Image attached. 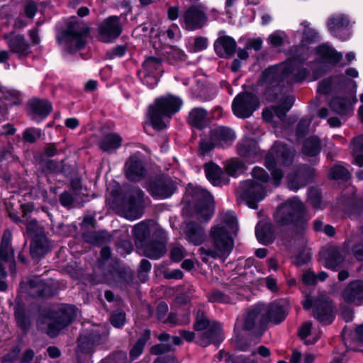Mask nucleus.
I'll list each match as a JSON object with an SVG mask.
<instances>
[{"label": "nucleus", "instance_id": "obj_64", "mask_svg": "<svg viewBox=\"0 0 363 363\" xmlns=\"http://www.w3.org/2000/svg\"><path fill=\"white\" fill-rule=\"evenodd\" d=\"M88 238V242L95 246H101L108 240V237L103 232L98 231L91 233Z\"/></svg>", "mask_w": 363, "mask_h": 363}, {"label": "nucleus", "instance_id": "obj_41", "mask_svg": "<svg viewBox=\"0 0 363 363\" xmlns=\"http://www.w3.org/2000/svg\"><path fill=\"white\" fill-rule=\"evenodd\" d=\"M156 228H161L157 225L154 219H146L138 223V242L143 244L150 239V235Z\"/></svg>", "mask_w": 363, "mask_h": 363}, {"label": "nucleus", "instance_id": "obj_38", "mask_svg": "<svg viewBox=\"0 0 363 363\" xmlns=\"http://www.w3.org/2000/svg\"><path fill=\"white\" fill-rule=\"evenodd\" d=\"M237 151L241 157L251 160L258 156L259 147L255 139L249 138L237 145Z\"/></svg>", "mask_w": 363, "mask_h": 363}, {"label": "nucleus", "instance_id": "obj_9", "mask_svg": "<svg viewBox=\"0 0 363 363\" xmlns=\"http://www.w3.org/2000/svg\"><path fill=\"white\" fill-rule=\"evenodd\" d=\"M259 106V97L255 93L248 91L238 93L231 105L233 113L241 119L250 118Z\"/></svg>", "mask_w": 363, "mask_h": 363}, {"label": "nucleus", "instance_id": "obj_13", "mask_svg": "<svg viewBox=\"0 0 363 363\" xmlns=\"http://www.w3.org/2000/svg\"><path fill=\"white\" fill-rule=\"evenodd\" d=\"M202 4H193L183 13L181 23L182 27L189 31L201 29L208 21V17L203 10Z\"/></svg>", "mask_w": 363, "mask_h": 363}, {"label": "nucleus", "instance_id": "obj_28", "mask_svg": "<svg viewBox=\"0 0 363 363\" xmlns=\"http://www.w3.org/2000/svg\"><path fill=\"white\" fill-rule=\"evenodd\" d=\"M184 233L189 243L194 246L202 245L206 239L204 228L196 221L187 222L184 228Z\"/></svg>", "mask_w": 363, "mask_h": 363}, {"label": "nucleus", "instance_id": "obj_1", "mask_svg": "<svg viewBox=\"0 0 363 363\" xmlns=\"http://www.w3.org/2000/svg\"><path fill=\"white\" fill-rule=\"evenodd\" d=\"M310 216L303 202L294 197L281 203L274 215L279 227L292 226L296 235H303L308 225Z\"/></svg>", "mask_w": 363, "mask_h": 363}, {"label": "nucleus", "instance_id": "obj_10", "mask_svg": "<svg viewBox=\"0 0 363 363\" xmlns=\"http://www.w3.org/2000/svg\"><path fill=\"white\" fill-rule=\"evenodd\" d=\"M288 308L289 301L286 299H279L270 303L259 320V335H263L269 322L274 324L282 323L287 317Z\"/></svg>", "mask_w": 363, "mask_h": 363}, {"label": "nucleus", "instance_id": "obj_50", "mask_svg": "<svg viewBox=\"0 0 363 363\" xmlns=\"http://www.w3.org/2000/svg\"><path fill=\"white\" fill-rule=\"evenodd\" d=\"M210 320L204 311L199 309L196 312L193 328L196 331H203L210 327Z\"/></svg>", "mask_w": 363, "mask_h": 363}, {"label": "nucleus", "instance_id": "obj_55", "mask_svg": "<svg viewBox=\"0 0 363 363\" xmlns=\"http://www.w3.org/2000/svg\"><path fill=\"white\" fill-rule=\"evenodd\" d=\"M174 350V345L169 343H159L152 345L150 349V354L160 357L161 355Z\"/></svg>", "mask_w": 363, "mask_h": 363}, {"label": "nucleus", "instance_id": "obj_63", "mask_svg": "<svg viewBox=\"0 0 363 363\" xmlns=\"http://www.w3.org/2000/svg\"><path fill=\"white\" fill-rule=\"evenodd\" d=\"M138 29H140L141 32L139 35H138V38L139 35H142L148 37L150 39H152L158 36V32L155 29L152 23H143L140 26H138Z\"/></svg>", "mask_w": 363, "mask_h": 363}, {"label": "nucleus", "instance_id": "obj_35", "mask_svg": "<svg viewBox=\"0 0 363 363\" xmlns=\"http://www.w3.org/2000/svg\"><path fill=\"white\" fill-rule=\"evenodd\" d=\"M122 138L116 133H108L103 135L98 143L99 149L104 152L112 154L121 147Z\"/></svg>", "mask_w": 363, "mask_h": 363}, {"label": "nucleus", "instance_id": "obj_59", "mask_svg": "<svg viewBox=\"0 0 363 363\" xmlns=\"http://www.w3.org/2000/svg\"><path fill=\"white\" fill-rule=\"evenodd\" d=\"M234 342L235 348L242 352L249 351L251 347V342L240 333L235 335Z\"/></svg>", "mask_w": 363, "mask_h": 363}, {"label": "nucleus", "instance_id": "obj_58", "mask_svg": "<svg viewBox=\"0 0 363 363\" xmlns=\"http://www.w3.org/2000/svg\"><path fill=\"white\" fill-rule=\"evenodd\" d=\"M162 59L158 57L150 56L143 62V68L147 72L158 69L162 65Z\"/></svg>", "mask_w": 363, "mask_h": 363}, {"label": "nucleus", "instance_id": "obj_8", "mask_svg": "<svg viewBox=\"0 0 363 363\" xmlns=\"http://www.w3.org/2000/svg\"><path fill=\"white\" fill-rule=\"evenodd\" d=\"M144 187L155 199H167L178 190L177 182L167 174H159L149 177Z\"/></svg>", "mask_w": 363, "mask_h": 363}, {"label": "nucleus", "instance_id": "obj_31", "mask_svg": "<svg viewBox=\"0 0 363 363\" xmlns=\"http://www.w3.org/2000/svg\"><path fill=\"white\" fill-rule=\"evenodd\" d=\"M345 303L352 304L363 301V280L355 279L350 281L342 292Z\"/></svg>", "mask_w": 363, "mask_h": 363}, {"label": "nucleus", "instance_id": "obj_44", "mask_svg": "<svg viewBox=\"0 0 363 363\" xmlns=\"http://www.w3.org/2000/svg\"><path fill=\"white\" fill-rule=\"evenodd\" d=\"M321 141L318 136L311 135L307 138L302 145V153L308 157H315L321 152Z\"/></svg>", "mask_w": 363, "mask_h": 363}, {"label": "nucleus", "instance_id": "obj_12", "mask_svg": "<svg viewBox=\"0 0 363 363\" xmlns=\"http://www.w3.org/2000/svg\"><path fill=\"white\" fill-rule=\"evenodd\" d=\"M241 199L252 209L258 208V203L267 196L266 187L257 182L248 179L240 183Z\"/></svg>", "mask_w": 363, "mask_h": 363}, {"label": "nucleus", "instance_id": "obj_40", "mask_svg": "<svg viewBox=\"0 0 363 363\" xmlns=\"http://www.w3.org/2000/svg\"><path fill=\"white\" fill-rule=\"evenodd\" d=\"M207 111L201 107L194 108L189 113L188 123L193 128L202 130L207 125Z\"/></svg>", "mask_w": 363, "mask_h": 363}, {"label": "nucleus", "instance_id": "obj_25", "mask_svg": "<svg viewBox=\"0 0 363 363\" xmlns=\"http://www.w3.org/2000/svg\"><path fill=\"white\" fill-rule=\"evenodd\" d=\"M213 48L218 57L230 59L237 52L238 44L232 36L225 35L214 41Z\"/></svg>", "mask_w": 363, "mask_h": 363}, {"label": "nucleus", "instance_id": "obj_60", "mask_svg": "<svg viewBox=\"0 0 363 363\" xmlns=\"http://www.w3.org/2000/svg\"><path fill=\"white\" fill-rule=\"evenodd\" d=\"M310 122L306 119L301 118L296 125L295 133L297 140L303 139L309 130Z\"/></svg>", "mask_w": 363, "mask_h": 363}, {"label": "nucleus", "instance_id": "obj_2", "mask_svg": "<svg viewBox=\"0 0 363 363\" xmlns=\"http://www.w3.org/2000/svg\"><path fill=\"white\" fill-rule=\"evenodd\" d=\"M89 33V28L82 26L76 17L72 16L66 22V28L57 32L55 38L66 52L73 55L85 48Z\"/></svg>", "mask_w": 363, "mask_h": 363}, {"label": "nucleus", "instance_id": "obj_33", "mask_svg": "<svg viewBox=\"0 0 363 363\" xmlns=\"http://www.w3.org/2000/svg\"><path fill=\"white\" fill-rule=\"evenodd\" d=\"M209 135L210 140L221 145H230L235 140V132L227 126H219L211 130Z\"/></svg>", "mask_w": 363, "mask_h": 363}, {"label": "nucleus", "instance_id": "obj_30", "mask_svg": "<svg viewBox=\"0 0 363 363\" xmlns=\"http://www.w3.org/2000/svg\"><path fill=\"white\" fill-rule=\"evenodd\" d=\"M48 239L44 233L35 234L30 243V255L33 259H40L49 252Z\"/></svg>", "mask_w": 363, "mask_h": 363}, {"label": "nucleus", "instance_id": "obj_34", "mask_svg": "<svg viewBox=\"0 0 363 363\" xmlns=\"http://www.w3.org/2000/svg\"><path fill=\"white\" fill-rule=\"evenodd\" d=\"M313 176V170L309 167L300 169L288 178V186L290 189L297 191L307 184Z\"/></svg>", "mask_w": 363, "mask_h": 363}, {"label": "nucleus", "instance_id": "obj_26", "mask_svg": "<svg viewBox=\"0 0 363 363\" xmlns=\"http://www.w3.org/2000/svg\"><path fill=\"white\" fill-rule=\"evenodd\" d=\"M315 53L318 56L316 62L337 66L342 59V54L327 43H322L315 48Z\"/></svg>", "mask_w": 363, "mask_h": 363}, {"label": "nucleus", "instance_id": "obj_18", "mask_svg": "<svg viewBox=\"0 0 363 363\" xmlns=\"http://www.w3.org/2000/svg\"><path fill=\"white\" fill-rule=\"evenodd\" d=\"M108 274L115 285L121 289H125L133 283L132 269L119 261L108 266Z\"/></svg>", "mask_w": 363, "mask_h": 363}, {"label": "nucleus", "instance_id": "obj_5", "mask_svg": "<svg viewBox=\"0 0 363 363\" xmlns=\"http://www.w3.org/2000/svg\"><path fill=\"white\" fill-rule=\"evenodd\" d=\"M78 308L72 304H63L57 310H48L42 317L48 319L46 334L51 338L59 335L60 331L72 324L77 316Z\"/></svg>", "mask_w": 363, "mask_h": 363}, {"label": "nucleus", "instance_id": "obj_22", "mask_svg": "<svg viewBox=\"0 0 363 363\" xmlns=\"http://www.w3.org/2000/svg\"><path fill=\"white\" fill-rule=\"evenodd\" d=\"M286 66L283 65H271L264 69L260 74L257 84L263 85L264 84H274L277 82H284L292 74L286 72Z\"/></svg>", "mask_w": 363, "mask_h": 363}, {"label": "nucleus", "instance_id": "obj_36", "mask_svg": "<svg viewBox=\"0 0 363 363\" xmlns=\"http://www.w3.org/2000/svg\"><path fill=\"white\" fill-rule=\"evenodd\" d=\"M353 104L354 103L351 102L349 96H335L331 98L328 103V106L333 112L342 116H347L348 113L352 111Z\"/></svg>", "mask_w": 363, "mask_h": 363}, {"label": "nucleus", "instance_id": "obj_61", "mask_svg": "<svg viewBox=\"0 0 363 363\" xmlns=\"http://www.w3.org/2000/svg\"><path fill=\"white\" fill-rule=\"evenodd\" d=\"M230 299L228 295L218 289L212 291L208 296V301L211 303H227Z\"/></svg>", "mask_w": 363, "mask_h": 363}, {"label": "nucleus", "instance_id": "obj_52", "mask_svg": "<svg viewBox=\"0 0 363 363\" xmlns=\"http://www.w3.org/2000/svg\"><path fill=\"white\" fill-rule=\"evenodd\" d=\"M320 40L318 33L312 28H306L302 33V38L300 43L308 46L311 44H313Z\"/></svg>", "mask_w": 363, "mask_h": 363}, {"label": "nucleus", "instance_id": "obj_20", "mask_svg": "<svg viewBox=\"0 0 363 363\" xmlns=\"http://www.w3.org/2000/svg\"><path fill=\"white\" fill-rule=\"evenodd\" d=\"M289 57L283 62L286 72L293 74L296 68L303 66L310 56V47L302 43L292 47L288 52Z\"/></svg>", "mask_w": 363, "mask_h": 363}, {"label": "nucleus", "instance_id": "obj_37", "mask_svg": "<svg viewBox=\"0 0 363 363\" xmlns=\"http://www.w3.org/2000/svg\"><path fill=\"white\" fill-rule=\"evenodd\" d=\"M271 150L274 154L278 162L285 167L291 165L294 160V154L287 144L277 141L272 147Z\"/></svg>", "mask_w": 363, "mask_h": 363}, {"label": "nucleus", "instance_id": "obj_49", "mask_svg": "<svg viewBox=\"0 0 363 363\" xmlns=\"http://www.w3.org/2000/svg\"><path fill=\"white\" fill-rule=\"evenodd\" d=\"M124 174L128 180L136 182V153L132 154L126 160Z\"/></svg>", "mask_w": 363, "mask_h": 363}, {"label": "nucleus", "instance_id": "obj_14", "mask_svg": "<svg viewBox=\"0 0 363 363\" xmlns=\"http://www.w3.org/2000/svg\"><path fill=\"white\" fill-rule=\"evenodd\" d=\"M210 236L214 248L218 250L220 258L226 259L234 247V240L224 226L216 225L211 228Z\"/></svg>", "mask_w": 363, "mask_h": 363}, {"label": "nucleus", "instance_id": "obj_21", "mask_svg": "<svg viewBox=\"0 0 363 363\" xmlns=\"http://www.w3.org/2000/svg\"><path fill=\"white\" fill-rule=\"evenodd\" d=\"M14 302L13 316L16 326L23 333H27L31 328L32 313L21 296H16Z\"/></svg>", "mask_w": 363, "mask_h": 363}, {"label": "nucleus", "instance_id": "obj_17", "mask_svg": "<svg viewBox=\"0 0 363 363\" xmlns=\"http://www.w3.org/2000/svg\"><path fill=\"white\" fill-rule=\"evenodd\" d=\"M102 342V335L99 330L93 327L85 328L80 332L77 338V348L81 353L88 354Z\"/></svg>", "mask_w": 363, "mask_h": 363}, {"label": "nucleus", "instance_id": "obj_27", "mask_svg": "<svg viewBox=\"0 0 363 363\" xmlns=\"http://www.w3.org/2000/svg\"><path fill=\"white\" fill-rule=\"evenodd\" d=\"M264 305L256 304L252 306L247 313L242 325V329L245 331H252L253 336L259 340L262 336L259 335V320L262 315Z\"/></svg>", "mask_w": 363, "mask_h": 363}, {"label": "nucleus", "instance_id": "obj_11", "mask_svg": "<svg viewBox=\"0 0 363 363\" xmlns=\"http://www.w3.org/2000/svg\"><path fill=\"white\" fill-rule=\"evenodd\" d=\"M168 238L167 232L162 228H156L151 238L140 244L144 255L151 259H159L167 253Z\"/></svg>", "mask_w": 363, "mask_h": 363}, {"label": "nucleus", "instance_id": "obj_29", "mask_svg": "<svg viewBox=\"0 0 363 363\" xmlns=\"http://www.w3.org/2000/svg\"><path fill=\"white\" fill-rule=\"evenodd\" d=\"M323 266L333 272H337L344 267L345 256L337 247L332 246L325 252Z\"/></svg>", "mask_w": 363, "mask_h": 363}, {"label": "nucleus", "instance_id": "obj_3", "mask_svg": "<svg viewBox=\"0 0 363 363\" xmlns=\"http://www.w3.org/2000/svg\"><path fill=\"white\" fill-rule=\"evenodd\" d=\"M111 206L116 213L125 218L136 220V186L124 184L121 186L115 182L110 192Z\"/></svg>", "mask_w": 363, "mask_h": 363}, {"label": "nucleus", "instance_id": "obj_54", "mask_svg": "<svg viewBox=\"0 0 363 363\" xmlns=\"http://www.w3.org/2000/svg\"><path fill=\"white\" fill-rule=\"evenodd\" d=\"M41 136V130L37 128H27L22 133V139L25 143L33 144Z\"/></svg>", "mask_w": 363, "mask_h": 363}, {"label": "nucleus", "instance_id": "obj_24", "mask_svg": "<svg viewBox=\"0 0 363 363\" xmlns=\"http://www.w3.org/2000/svg\"><path fill=\"white\" fill-rule=\"evenodd\" d=\"M223 339L220 323L214 321L210 327L199 335L196 343L202 347H206L210 345L218 347Z\"/></svg>", "mask_w": 363, "mask_h": 363}, {"label": "nucleus", "instance_id": "obj_15", "mask_svg": "<svg viewBox=\"0 0 363 363\" xmlns=\"http://www.w3.org/2000/svg\"><path fill=\"white\" fill-rule=\"evenodd\" d=\"M122 33L120 18L110 16L106 18L99 26L98 39L105 43H113Z\"/></svg>", "mask_w": 363, "mask_h": 363}, {"label": "nucleus", "instance_id": "obj_57", "mask_svg": "<svg viewBox=\"0 0 363 363\" xmlns=\"http://www.w3.org/2000/svg\"><path fill=\"white\" fill-rule=\"evenodd\" d=\"M151 263L146 259H143L138 268V279L141 282H145L148 277V273L151 270Z\"/></svg>", "mask_w": 363, "mask_h": 363}, {"label": "nucleus", "instance_id": "obj_23", "mask_svg": "<svg viewBox=\"0 0 363 363\" xmlns=\"http://www.w3.org/2000/svg\"><path fill=\"white\" fill-rule=\"evenodd\" d=\"M28 295L37 299H48L58 293L57 288L52 284H47L41 279H30L28 282Z\"/></svg>", "mask_w": 363, "mask_h": 363}, {"label": "nucleus", "instance_id": "obj_51", "mask_svg": "<svg viewBox=\"0 0 363 363\" xmlns=\"http://www.w3.org/2000/svg\"><path fill=\"white\" fill-rule=\"evenodd\" d=\"M244 168L245 164L242 161L238 159H232L225 165V170L229 176L236 177L238 172L243 171Z\"/></svg>", "mask_w": 363, "mask_h": 363}, {"label": "nucleus", "instance_id": "obj_39", "mask_svg": "<svg viewBox=\"0 0 363 363\" xmlns=\"http://www.w3.org/2000/svg\"><path fill=\"white\" fill-rule=\"evenodd\" d=\"M255 235L258 242L264 245H269L275 240L274 227L271 223H265L255 228Z\"/></svg>", "mask_w": 363, "mask_h": 363}, {"label": "nucleus", "instance_id": "obj_7", "mask_svg": "<svg viewBox=\"0 0 363 363\" xmlns=\"http://www.w3.org/2000/svg\"><path fill=\"white\" fill-rule=\"evenodd\" d=\"M357 84V82L342 74L329 76L318 84L317 93L328 95L332 91L336 94H347L352 99L353 102L357 101L356 97Z\"/></svg>", "mask_w": 363, "mask_h": 363}, {"label": "nucleus", "instance_id": "obj_43", "mask_svg": "<svg viewBox=\"0 0 363 363\" xmlns=\"http://www.w3.org/2000/svg\"><path fill=\"white\" fill-rule=\"evenodd\" d=\"M350 21L343 14L333 15L330 17L327 22L329 32L334 36L338 37V33L348 27Z\"/></svg>", "mask_w": 363, "mask_h": 363}, {"label": "nucleus", "instance_id": "obj_16", "mask_svg": "<svg viewBox=\"0 0 363 363\" xmlns=\"http://www.w3.org/2000/svg\"><path fill=\"white\" fill-rule=\"evenodd\" d=\"M334 310L333 302L330 298L318 296L315 298L313 316L323 325H331L335 319Z\"/></svg>", "mask_w": 363, "mask_h": 363}, {"label": "nucleus", "instance_id": "obj_46", "mask_svg": "<svg viewBox=\"0 0 363 363\" xmlns=\"http://www.w3.org/2000/svg\"><path fill=\"white\" fill-rule=\"evenodd\" d=\"M286 86L284 82L282 83H274L267 86L264 91V96L269 102H276L282 99L285 92Z\"/></svg>", "mask_w": 363, "mask_h": 363}, {"label": "nucleus", "instance_id": "obj_48", "mask_svg": "<svg viewBox=\"0 0 363 363\" xmlns=\"http://www.w3.org/2000/svg\"><path fill=\"white\" fill-rule=\"evenodd\" d=\"M328 177L332 180L348 182L351 179V174L344 166L341 164H335L330 168L328 173Z\"/></svg>", "mask_w": 363, "mask_h": 363}, {"label": "nucleus", "instance_id": "obj_45", "mask_svg": "<svg viewBox=\"0 0 363 363\" xmlns=\"http://www.w3.org/2000/svg\"><path fill=\"white\" fill-rule=\"evenodd\" d=\"M14 250L11 246V233L9 230L4 231L0 243V258L4 262H9L10 257L13 258Z\"/></svg>", "mask_w": 363, "mask_h": 363}, {"label": "nucleus", "instance_id": "obj_42", "mask_svg": "<svg viewBox=\"0 0 363 363\" xmlns=\"http://www.w3.org/2000/svg\"><path fill=\"white\" fill-rule=\"evenodd\" d=\"M204 172L206 179L215 186L222 184V177L223 172L221 167L213 162H210L204 164Z\"/></svg>", "mask_w": 363, "mask_h": 363}, {"label": "nucleus", "instance_id": "obj_47", "mask_svg": "<svg viewBox=\"0 0 363 363\" xmlns=\"http://www.w3.org/2000/svg\"><path fill=\"white\" fill-rule=\"evenodd\" d=\"M40 172L43 176L48 178L51 174H59V163L54 160L40 158L39 161Z\"/></svg>", "mask_w": 363, "mask_h": 363}, {"label": "nucleus", "instance_id": "obj_53", "mask_svg": "<svg viewBox=\"0 0 363 363\" xmlns=\"http://www.w3.org/2000/svg\"><path fill=\"white\" fill-rule=\"evenodd\" d=\"M150 203V199L145 196V192L142 189L138 187V219L143 216L145 208Z\"/></svg>", "mask_w": 363, "mask_h": 363}, {"label": "nucleus", "instance_id": "obj_6", "mask_svg": "<svg viewBox=\"0 0 363 363\" xmlns=\"http://www.w3.org/2000/svg\"><path fill=\"white\" fill-rule=\"evenodd\" d=\"M186 194L194 201V209L199 221L208 222L213 217L215 203L211 194L199 186L189 183L186 187Z\"/></svg>", "mask_w": 363, "mask_h": 363}, {"label": "nucleus", "instance_id": "obj_62", "mask_svg": "<svg viewBox=\"0 0 363 363\" xmlns=\"http://www.w3.org/2000/svg\"><path fill=\"white\" fill-rule=\"evenodd\" d=\"M21 354V348L18 345L13 346L11 350L6 353L1 358V362H9V363H14L16 362L20 357Z\"/></svg>", "mask_w": 363, "mask_h": 363}, {"label": "nucleus", "instance_id": "obj_4", "mask_svg": "<svg viewBox=\"0 0 363 363\" xmlns=\"http://www.w3.org/2000/svg\"><path fill=\"white\" fill-rule=\"evenodd\" d=\"M182 104V99L172 94L156 98L154 104L149 106L148 111L152 127L158 131L163 130L166 128L163 118H171L180 111Z\"/></svg>", "mask_w": 363, "mask_h": 363}, {"label": "nucleus", "instance_id": "obj_56", "mask_svg": "<svg viewBox=\"0 0 363 363\" xmlns=\"http://www.w3.org/2000/svg\"><path fill=\"white\" fill-rule=\"evenodd\" d=\"M99 363H128L127 353L121 350L113 352Z\"/></svg>", "mask_w": 363, "mask_h": 363}, {"label": "nucleus", "instance_id": "obj_19", "mask_svg": "<svg viewBox=\"0 0 363 363\" xmlns=\"http://www.w3.org/2000/svg\"><path fill=\"white\" fill-rule=\"evenodd\" d=\"M27 113L31 120L38 123L46 119L52 111V104L47 99L34 97L27 103Z\"/></svg>", "mask_w": 363, "mask_h": 363}, {"label": "nucleus", "instance_id": "obj_32", "mask_svg": "<svg viewBox=\"0 0 363 363\" xmlns=\"http://www.w3.org/2000/svg\"><path fill=\"white\" fill-rule=\"evenodd\" d=\"M8 47L18 58L26 57L30 53V45L22 34L12 36L8 41Z\"/></svg>", "mask_w": 363, "mask_h": 363}]
</instances>
